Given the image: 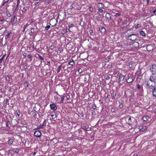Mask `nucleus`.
Instances as JSON below:
<instances>
[{
  "mask_svg": "<svg viewBox=\"0 0 156 156\" xmlns=\"http://www.w3.org/2000/svg\"><path fill=\"white\" fill-rule=\"evenodd\" d=\"M147 4L148 5L149 4V0H147Z\"/></svg>",
  "mask_w": 156,
  "mask_h": 156,
  "instance_id": "052dcab7",
  "label": "nucleus"
},
{
  "mask_svg": "<svg viewBox=\"0 0 156 156\" xmlns=\"http://www.w3.org/2000/svg\"><path fill=\"white\" fill-rule=\"evenodd\" d=\"M155 80L153 78V76H151L149 80L148 81H146L145 82V83L148 88L153 87L155 86Z\"/></svg>",
  "mask_w": 156,
  "mask_h": 156,
  "instance_id": "f257e3e1",
  "label": "nucleus"
},
{
  "mask_svg": "<svg viewBox=\"0 0 156 156\" xmlns=\"http://www.w3.org/2000/svg\"><path fill=\"white\" fill-rule=\"evenodd\" d=\"M140 34L142 36H144L145 35V33L143 30H141L140 32Z\"/></svg>",
  "mask_w": 156,
  "mask_h": 156,
  "instance_id": "6ab92c4d",
  "label": "nucleus"
},
{
  "mask_svg": "<svg viewBox=\"0 0 156 156\" xmlns=\"http://www.w3.org/2000/svg\"><path fill=\"white\" fill-rule=\"evenodd\" d=\"M137 88L139 90H140V89L141 88V87H140V85H139V84L138 85Z\"/></svg>",
  "mask_w": 156,
  "mask_h": 156,
  "instance_id": "8fccbe9b",
  "label": "nucleus"
},
{
  "mask_svg": "<svg viewBox=\"0 0 156 156\" xmlns=\"http://www.w3.org/2000/svg\"><path fill=\"white\" fill-rule=\"evenodd\" d=\"M50 28V26H47L45 29V30H49V29Z\"/></svg>",
  "mask_w": 156,
  "mask_h": 156,
  "instance_id": "bb28decb",
  "label": "nucleus"
},
{
  "mask_svg": "<svg viewBox=\"0 0 156 156\" xmlns=\"http://www.w3.org/2000/svg\"><path fill=\"white\" fill-rule=\"evenodd\" d=\"M13 142V139L12 138L10 139L8 141V144L10 145H11L12 144Z\"/></svg>",
  "mask_w": 156,
  "mask_h": 156,
  "instance_id": "dca6fc26",
  "label": "nucleus"
},
{
  "mask_svg": "<svg viewBox=\"0 0 156 156\" xmlns=\"http://www.w3.org/2000/svg\"><path fill=\"white\" fill-rule=\"evenodd\" d=\"M61 69V68H58V70H57V73H58L60 72Z\"/></svg>",
  "mask_w": 156,
  "mask_h": 156,
  "instance_id": "ea45409f",
  "label": "nucleus"
},
{
  "mask_svg": "<svg viewBox=\"0 0 156 156\" xmlns=\"http://www.w3.org/2000/svg\"><path fill=\"white\" fill-rule=\"evenodd\" d=\"M6 14L7 16L9 17H10L11 16V15L9 11L8 10H6Z\"/></svg>",
  "mask_w": 156,
  "mask_h": 156,
  "instance_id": "a211bd4d",
  "label": "nucleus"
},
{
  "mask_svg": "<svg viewBox=\"0 0 156 156\" xmlns=\"http://www.w3.org/2000/svg\"><path fill=\"white\" fill-rule=\"evenodd\" d=\"M93 8L92 7H90L89 8V10L90 12H92L93 11Z\"/></svg>",
  "mask_w": 156,
  "mask_h": 156,
  "instance_id": "c85d7f7f",
  "label": "nucleus"
},
{
  "mask_svg": "<svg viewBox=\"0 0 156 156\" xmlns=\"http://www.w3.org/2000/svg\"><path fill=\"white\" fill-rule=\"evenodd\" d=\"M98 8L102 9L104 6V5L101 3H99L98 5Z\"/></svg>",
  "mask_w": 156,
  "mask_h": 156,
  "instance_id": "ddd939ff",
  "label": "nucleus"
},
{
  "mask_svg": "<svg viewBox=\"0 0 156 156\" xmlns=\"http://www.w3.org/2000/svg\"><path fill=\"white\" fill-rule=\"evenodd\" d=\"M139 128L140 131H143L147 129V127L146 126H140Z\"/></svg>",
  "mask_w": 156,
  "mask_h": 156,
  "instance_id": "39448f33",
  "label": "nucleus"
},
{
  "mask_svg": "<svg viewBox=\"0 0 156 156\" xmlns=\"http://www.w3.org/2000/svg\"><path fill=\"white\" fill-rule=\"evenodd\" d=\"M50 107L51 108L53 111H55L57 109V107L54 104H51Z\"/></svg>",
  "mask_w": 156,
  "mask_h": 156,
  "instance_id": "0eeeda50",
  "label": "nucleus"
},
{
  "mask_svg": "<svg viewBox=\"0 0 156 156\" xmlns=\"http://www.w3.org/2000/svg\"><path fill=\"white\" fill-rule=\"evenodd\" d=\"M28 26H29V24L28 23H27L23 29V32H24L25 31L26 27Z\"/></svg>",
  "mask_w": 156,
  "mask_h": 156,
  "instance_id": "7c9ffc66",
  "label": "nucleus"
},
{
  "mask_svg": "<svg viewBox=\"0 0 156 156\" xmlns=\"http://www.w3.org/2000/svg\"><path fill=\"white\" fill-rule=\"evenodd\" d=\"M20 112H19L17 113V115H18V116H19L20 115Z\"/></svg>",
  "mask_w": 156,
  "mask_h": 156,
  "instance_id": "13d9d810",
  "label": "nucleus"
},
{
  "mask_svg": "<svg viewBox=\"0 0 156 156\" xmlns=\"http://www.w3.org/2000/svg\"><path fill=\"white\" fill-rule=\"evenodd\" d=\"M29 83L27 81L25 82L24 83V85L26 87H28L29 85Z\"/></svg>",
  "mask_w": 156,
  "mask_h": 156,
  "instance_id": "5701e85b",
  "label": "nucleus"
},
{
  "mask_svg": "<svg viewBox=\"0 0 156 156\" xmlns=\"http://www.w3.org/2000/svg\"><path fill=\"white\" fill-rule=\"evenodd\" d=\"M70 62H73V61H74L73 60V59H71L69 61Z\"/></svg>",
  "mask_w": 156,
  "mask_h": 156,
  "instance_id": "69168bd1",
  "label": "nucleus"
},
{
  "mask_svg": "<svg viewBox=\"0 0 156 156\" xmlns=\"http://www.w3.org/2000/svg\"><path fill=\"white\" fill-rule=\"evenodd\" d=\"M74 7V4H73L70 5V8L71 9H72Z\"/></svg>",
  "mask_w": 156,
  "mask_h": 156,
  "instance_id": "72a5a7b5",
  "label": "nucleus"
},
{
  "mask_svg": "<svg viewBox=\"0 0 156 156\" xmlns=\"http://www.w3.org/2000/svg\"><path fill=\"white\" fill-rule=\"evenodd\" d=\"M128 122V124L129 125H131L132 124L133 122L131 120V117H129V118Z\"/></svg>",
  "mask_w": 156,
  "mask_h": 156,
  "instance_id": "4468645a",
  "label": "nucleus"
},
{
  "mask_svg": "<svg viewBox=\"0 0 156 156\" xmlns=\"http://www.w3.org/2000/svg\"><path fill=\"white\" fill-rule=\"evenodd\" d=\"M65 97L66 98V100H68L70 98V96L68 94H65Z\"/></svg>",
  "mask_w": 156,
  "mask_h": 156,
  "instance_id": "4be33fe9",
  "label": "nucleus"
},
{
  "mask_svg": "<svg viewBox=\"0 0 156 156\" xmlns=\"http://www.w3.org/2000/svg\"><path fill=\"white\" fill-rule=\"evenodd\" d=\"M54 48V46L53 45H51L50 46V48L52 50Z\"/></svg>",
  "mask_w": 156,
  "mask_h": 156,
  "instance_id": "a18cd8bd",
  "label": "nucleus"
},
{
  "mask_svg": "<svg viewBox=\"0 0 156 156\" xmlns=\"http://www.w3.org/2000/svg\"><path fill=\"white\" fill-rule=\"evenodd\" d=\"M27 54L26 53H24L23 54V56L24 58H25L27 56Z\"/></svg>",
  "mask_w": 156,
  "mask_h": 156,
  "instance_id": "09e8293b",
  "label": "nucleus"
},
{
  "mask_svg": "<svg viewBox=\"0 0 156 156\" xmlns=\"http://www.w3.org/2000/svg\"><path fill=\"white\" fill-rule=\"evenodd\" d=\"M81 7H79L76 8V9L78 10H80L81 9Z\"/></svg>",
  "mask_w": 156,
  "mask_h": 156,
  "instance_id": "603ef678",
  "label": "nucleus"
},
{
  "mask_svg": "<svg viewBox=\"0 0 156 156\" xmlns=\"http://www.w3.org/2000/svg\"><path fill=\"white\" fill-rule=\"evenodd\" d=\"M92 115L94 114L95 115V112L94 110H92Z\"/></svg>",
  "mask_w": 156,
  "mask_h": 156,
  "instance_id": "a19ab883",
  "label": "nucleus"
},
{
  "mask_svg": "<svg viewBox=\"0 0 156 156\" xmlns=\"http://www.w3.org/2000/svg\"><path fill=\"white\" fill-rule=\"evenodd\" d=\"M28 58H32V56L30 55H28Z\"/></svg>",
  "mask_w": 156,
  "mask_h": 156,
  "instance_id": "49530a36",
  "label": "nucleus"
},
{
  "mask_svg": "<svg viewBox=\"0 0 156 156\" xmlns=\"http://www.w3.org/2000/svg\"><path fill=\"white\" fill-rule=\"evenodd\" d=\"M28 26H29V24L28 23H27L23 29V32H24L25 31L26 27Z\"/></svg>",
  "mask_w": 156,
  "mask_h": 156,
  "instance_id": "c756f323",
  "label": "nucleus"
},
{
  "mask_svg": "<svg viewBox=\"0 0 156 156\" xmlns=\"http://www.w3.org/2000/svg\"><path fill=\"white\" fill-rule=\"evenodd\" d=\"M152 95L154 97H156V87L152 90Z\"/></svg>",
  "mask_w": 156,
  "mask_h": 156,
  "instance_id": "1a4fd4ad",
  "label": "nucleus"
},
{
  "mask_svg": "<svg viewBox=\"0 0 156 156\" xmlns=\"http://www.w3.org/2000/svg\"><path fill=\"white\" fill-rule=\"evenodd\" d=\"M152 71L153 72H156V65H153L152 66Z\"/></svg>",
  "mask_w": 156,
  "mask_h": 156,
  "instance_id": "9b49d317",
  "label": "nucleus"
},
{
  "mask_svg": "<svg viewBox=\"0 0 156 156\" xmlns=\"http://www.w3.org/2000/svg\"><path fill=\"white\" fill-rule=\"evenodd\" d=\"M122 105H120L119 106V107L120 108H122Z\"/></svg>",
  "mask_w": 156,
  "mask_h": 156,
  "instance_id": "5fc2aeb1",
  "label": "nucleus"
},
{
  "mask_svg": "<svg viewBox=\"0 0 156 156\" xmlns=\"http://www.w3.org/2000/svg\"><path fill=\"white\" fill-rule=\"evenodd\" d=\"M5 55H4L2 57V58L0 59V61L1 62L3 60V59H4V58L5 57Z\"/></svg>",
  "mask_w": 156,
  "mask_h": 156,
  "instance_id": "473e14b6",
  "label": "nucleus"
},
{
  "mask_svg": "<svg viewBox=\"0 0 156 156\" xmlns=\"http://www.w3.org/2000/svg\"><path fill=\"white\" fill-rule=\"evenodd\" d=\"M31 33H34V28H31Z\"/></svg>",
  "mask_w": 156,
  "mask_h": 156,
  "instance_id": "e433bc0d",
  "label": "nucleus"
},
{
  "mask_svg": "<svg viewBox=\"0 0 156 156\" xmlns=\"http://www.w3.org/2000/svg\"><path fill=\"white\" fill-rule=\"evenodd\" d=\"M98 10L101 12H103V10L102 9H101V8H99V9H98Z\"/></svg>",
  "mask_w": 156,
  "mask_h": 156,
  "instance_id": "58836bf2",
  "label": "nucleus"
},
{
  "mask_svg": "<svg viewBox=\"0 0 156 156\" xmlns=\"http://www.w3.org/2000/svg\"><path fill=\"white\" fill-rule=\"evenodd\" d=\"M20 0H17V4H19L20 3Z\"/></svg>",
  "mask_w": 156,
  "mask_h": 156,
  "instance_id": "e2e57ef3",
  "label": "nucleus"
},
{
  "mask_svg": "<svg viewBox=\"0 0 156 156\" xmlns=\"http://www.w3.org/2000/svg\"><path fill=\"white\" fill-rule=\"evenodd\" d=\"M73 24H70L69 25V27L70 28L72 27L73 26Z\"/></svg>",
  "mask_w": 156,
  "mask_h": 156,
  "instance_id": "c03bdc74",
  "label": "nucleus"
},
{
  "mask_svg": "<svg viewBox=\"0 0 156 156\" xmlns=\"http://www.w3.org/2000/svg\"><path fill=\"white\" fill-rule=\"evenodd\" d=\"M34 135L37 137H40L41 134V132L39 131H35L34 133Z\"/></svg>",
  "mask_w": 156,
  "mask_h": 156,
  "instance_id": "7ed1b4c3",
  "label": "nucleus"
},
{
  "mask_svg": "<svg viewBox=\"0 0 156 156\" xmlns=\"http://www.w3.org/2000/svg\"><path fill=\"white\" fill-rule=\"evenodd\" d=\"M96 108V107L95 106H93L92 107V108L94 109H95Z\"/></svg>",
  "mask_w": 156,
  "mask_h": 156,
  "instance_id": "680f3d73",
  "label": "nucleus"
},
{
  "mask_svg": "<svg viewBox=\"0 0 156 156\" xmlns=\"http://www.w3.org/2000/svg\"><path fill=\"white\" fill-rule=\"evenodd\" d=\"M38 55L39 56V58L41 60H44V58L43 57H42L41 56V55H39V54Z\"/></svg>",
  "mask_w": 156,
  "mask_h": 156,
  "instance_id": "f704fd0d",
  "label": "nucleus"
},
{
  "mask_svg": "<svg viewBox=\"0 0 156 156\" xmlns=\"http://www.w3.org/2000/svg\"><path fill=\"white\" fill-rule=\"evenodd\" d=\"M12 150H9L8 151V153H9L10 154H12Z\"/></svg>",
  "mask_w": 156,
  "mask_h": 156,
  "instance_id": "de8ad7c7",
  "label": "nucleus"
},
{
  "mask_svg": "<svg viewBox=\"0 0 156 156\" xmlns=\"http://www.w3.org/2000/svg\"><path fill=\"white\" fill-rule=\"evenodd\" d=\"M78 72L80 73H81L82 72V70L81 69H79L78 70Z\"/></svg>",
  "mask_w": 156,
  "mask_h": 156,
  "instance_id": "37998d69",
  "label": "nucleus"
},
{
  "mask_svg": "<svg viewBox=\"0 0 156 156\" xmlns=\"http://www.w3.org/2000/svg\"><path fill=\"white\" fill-rule=\"evenodd\" d=\"M47 122L45 120L44 122L42 124H41L43 126H45Z\"/></svg>",
  "mask_w": 156,
  "mask_h": 156,
  "instance_id": "a878e982",
  "label": "nucleus"
},
{
  "mask_svg": "<svg viewBox=\"0 0 156 156\" xmlns=\"http://www.w3.org/2000/svg\"><path fill=\"white\" fill-rule=\"evenodd\" d=\"M22 12H25L26 11V9L25 8H23L22 10H21Z\"/></svg>",
  "mask_w": 156,
  "mask_h": 156,
  "instance_id": "4c0bfd02",
  "label": "nucleus"
},
{
  "mask_svg": "<svg viewBox=\"0 0 156 156\" xmlns=\"http://www.w3.org/2000/svg\"><path fill=\"white\" fill-rule=\"evenodd\" d=\"M9 76H6V80H9Z\"/></svg>",
  "mask_w": 156,
  "mask_h": 156,
  "instance_id": "3c124183",
  "label": "nucleus"
},
{
  "mask_svg": "<svg viewBox=\"0 0 156 156\" xmlns=\"http://www.w3.org/2000/svg\"><path fill=\"white\" fill-rule=\"evenodd\" d=\"M24 69H26L27 68V66H25L24 67Z\"/></svg>",
  "mask_w": 156,
  "mask_h": 156,
  "instance_id": "0e129e2a",
  "label": "nucleus"
},
{
  "mask_svg": "<svg viewBox=\"0 0 156 156\" xmlns=\"http://www.w3.org/2000/svg\"><path fill=\"white\" fill-rule=\"evenodd\" d=\"M149 119L148 116L143 117L142 118V119L144 121H147Z\"/></svg>",
  "mask_w": 156,
  "mask_h": 156,
  "instance_id": "f3484780",
  "label": "nucleus"
},
{
  "mask_svg": "<svg viewBox=\"0 0 156 156\" xmlns=\"http://www.w3.org/2000/svg\"><path fill=\"white\" fill-rule=\"evenodd\" d=\"M98 18H100L101 17V15L100 14H99L98 16Z\"/></svg>",
  "mask_w": 156,
  "mask_h": 156,
  "instance_id": "4d7b16f0",
  "label": "nucleus"
},
{
  "mask_svg": "<svg viewBox=\"0 0 156 156\" xmlns=\"http://www.w3.org/2000/svg\"><path fill=\"white\" fill-rule=\"evenodd\" d=\"M68 64L72 66H73L75 64V62L74 61H73V62L69 61L68 62Z\"/></svg>",
  "mask_w": 156,
  "mask_h": 156,
  "instance_id": "aec40b11",
  "label": "nucleus"
},
{
  "mask_svg": "<svg viewBox=\"0 0 156 156\" xmlns=\"http://www.w3.org/2000/svg\"><path fill=\"white\" fill-rule=\"evenodd\" d=\"M44 126L41 125H40L39 126H38L36 128V129H42Z\"/></svg>",
  "mask_w": 156,
  "mask_h": 156,
  "instance_id": "b1692460",
  "label": "nucleus"
},
{
  "mask_svg": "<svg viewBox=\"0 0 156 156\" xmlns=\"http://www.w3.org/2000/svg\"><path fill=\"white\" fill-rule=\"evenodd\" d=\"M133 81V79L132 77H129L127 80V83H130L132 82Z\"/></svg>",
  "mask_w": 156,
  "mask_h": 156,
  "instance_id": "9d476101",
  "label": "nucleus"
},
{
  "mask_svg": "<svg viewBox=\"0 0 156 156\" xmlns=\"http://www.w3.org/2000/svg\"><path fill=\"white\" fill-rule=\"evenodd\" d=\"M65 97V94H64L63 97L61 98V100L63 101L64 99V98Z\"/></svg>",
  "mask_w": 156,
  "mask_h": 156,
  "instance_id": "79ce46f5",
  "label": "nucleus"
},
{
  "mask_svg": "<svg viewBox=\"0 0 156 156\" xmlns=\"http://www.w3.org/2000/svg\"><path fill=\"white\" fill-rule=\"evenodd\" d=\"M146 48L148 51H150L154 49V47L152 44H150L147 46Z\"/></svg>",
  "mask_w": 156,
  "mask_h": 156,
  "instance_id": "20e7f679",
  "label": "nucleus"
},
{
  "mask_svg": "<svg viewBox=\"0 0 156 156\" xmlns=\"http://www.w3.org/2000/svg\"><path fill=\"white\" fill-rule=\"evenodd\" d=\"M153 13H155L156 12V9L154 10L153 12Z\"/></svg>",
  "mask_w": 156,
  "mask_h": 156,
  "instance_id": "338daca9",
  "label": "nucleus"
},
{
  "mask_svg": "<svg viewBox=\"0 0 156 156\" xmlns=\"http://www.w3.org/2000/svg\"><path fill=\"white\" fill-rule=\"evenodd\" d=\"M137 37L136 35L132 34L128 35L127 38L128 40L134 41L136 40Z\"/></svg>",
  "mask_w": 156,
  "mask_h": 156,
  "instance_id": "f03ea898",
  "label": "nucleus"
},
{
  "mask_svg": "<svg viewBox=\"0 0 156 156\" xmlns=\"http://www.w3.org/2000/svg\"><path fill=\"white\" fill-rule=\"evenodd\" d=\"M84 81H86L87 80V79L86 77H85L84 79Z\"/></svg>",
  "mask_w": 156,
  "mask_h": 156,
  "instance_id": "774afa93",
  "label": "nucleus"
},
{
  "mask_svg": "<svg viewBox=\"0 0 156 156\" xmlns=\"http://www.w3.org/2000/svg\"><path fill=\"white\" fill-rule=\"evenodd\" d=\"M120 14L119 13H116L115 15V16H119L120 15Z\"/></svg>",
  "mask_w": 156,
  "mask_h": 156,
  "instance_id": "c9c22d12",
  "label": "nucleus"
},
{
  "mask_svg": "<svg viewBox=\"0 0 156 156\" xmlns=\"http://www.w3.org/2000/svg\"><path fill=\"white\" fill-rule=\"evenodd\" d=\"M53 21V20L52 19L50 21V24L52 26V27L54 26L55 25V24H54L53 25H52L51 24L52 22Z\"/></svg>",
  "mask_w": 156,
  "mask_h": 156,
  "instance_id": "cd10ccee",
  "label": "nucleus"
},
{
  "mask_svg": "<svg viewBox=\"0 0 156 156\" xmlns=\"http://www.w3.org/2000/svg\"><path fill=\"white\" fill-rule=\"evenodd\" d=\"M36 154V152H34L33 153V156H35V155Z\"/></svg>",
  "mask_w": 156,
  "mask_h": 156,
  "instance_id": "bf43d9fd",
  "label": "nucleus"
},
{
  "mask_svg": "<svg viewBox=\"0 0 156 156\" xmlns=\"http://www.w3.org/2000/svg\"><path fill=\"white\" fill-rule=\"evenodd\" d=\"M66 31H67V32H69L70 31L69 29H68V28H66Z\"/></svg>",
  "mask_w": 156,
  "mask_h": 156,
  "instance_id": "6e6d98bb",
  "label": "nucleus"
},
{
  "mask_svg": "<svg viewBox=\"0 0 156 156\" xmlns=\"http://www.w3.org/2000/svg\"><path fill=\"white\" fill-rule=\"evenodd\" d=\"M125 76L124 75H122V74H121L119 76L118 79L119 82H120L121 81H123L124 79Z\"/></svg>",
  "mask_w": 156,
  "mask_h": 156,
  "instance_id": "423d86ee",
  "label": "nucleus"
},
{
  "mask_svg": "<svg viewBox=\"0 0 156 156\" xmlns=\"http://www.w3.org/2000/svg\"><path fill=\"white\" fill-rule=\"evenodd\" d=\"M11 33V30H9L7 32V34L6 35L5 37V39H7L9 37V36L10 34Z\"/></svg>",
  "mask_w": 156,
  "mask_h": 156,
  "instance_id": "f8f14e48",
  "label": "nucleus"
},
{
  "mask_svg": "<svg viewBox=\"0 0 156 156\" xmlns=\"http://www.w3.org/2000/svg\"><path fill=\"white\" fill-rule=\"evenodd\" d=\"M105 17L106 18L107 20L109 21L110 19L111 18L110 14L108 13H106L105 15Z\"/></svg>",
  "mask_w": 156,
  "mask_h": 156,
  "instance_id": "6e6552de",
  "label": "nucleus"
},
{
  "mask_svg": "<svg viewBox=\"0 0 156 156\" xmlns=\"http://www.w3.org/2000/svg\"><path fill=\"white\" fill-rule=\"evenodd\" d=\"M16 16H14L11 19L10 22L11 23H13L14 21Z\"/></svg>",
  "mask_w": 156,
  "mask_h": 156,
  "instance_id": "412c9836",
  "label": "nucleus"
},
{
  "mask_svg": "<svg viewBox=\"0 0 156 156\" xmlns=\"http://www.w3.org/2000/svg\"><path fill=\"white\" fill-rule=\"evenodd\" d=\"M141 27V25L140 24H138L136 25L135 27V28L136 29H137L139 28V27Z\"/></svg>",
  "mask_w": 156,
  "mask_h": 156,
  "instance_id": "393cba45",
  "label": "nucleus"
},
{
  "mask_svg": "<svg viewBox=\"0 0 156 156\" xmlns=\"http://www.w3.org/2000/svg\"><path fill=\"white\" fill-rule=\"evenodd\" d=\"M100 31L102 33H104L105 31V29L103 27L100 28Z\"/></svg>",
  "mask_w": 156,
  "mask_h": 156,
  "instance_id": "2eb2a0df",
  "label": "nucleus"
},
{
  "mask_svg": "<svg viewBox=\"0 0 156 156\" xmlns=\"http://www.w3.org/2000/svg\"><path fill=\"white\" fill-rule=\"evenodd\" d=\"M28 26H29V24L28 23H27L23 29V32H24L25 31L26 27Z\"/></svg>",
  "mask_w": 156,
  "mask_h": 156,
  "instance_id": "2f4dec72",
  "label": "nucleus"
},
{
  "mask_svg": "<svg viewBox=\"0 0 156 156\" xmlns=\"http://www.w3.org/2000/svg\"><path fill=\"white\" fill-rule=\"evenodd\" d=\"M7 3V2H3V3L2 4V5L4 6L5 5V3Z\"/></svg>",
  "mask_w": 156,
  "mask_h": 156,
  "instance_id": "864d4df0",
  "label": "nucleus"
}]
</instances>
